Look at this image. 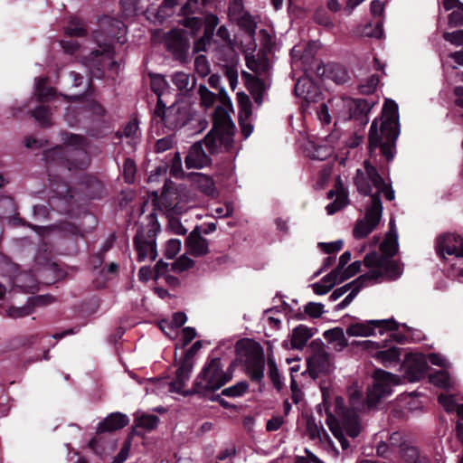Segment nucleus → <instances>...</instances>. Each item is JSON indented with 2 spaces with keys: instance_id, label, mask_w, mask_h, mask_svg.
Listing matches in <instances>:
<instances>
[{
  "instance_id": "obj_59",
  "label": "nucleus",
  "mask_w": 463,
  "mask_h": 463,
  "mask_svg": "<svg viewBox=\"0 0 463 463\" xmlns=\"http://www.w3.org/2000/svg\"><path fill=\"white\" fill-rule=\"evenodd\" d=\"M389 443L391 447L399 448L400 451L403 446H407L409 444L405 441L404 435L400 431L392 432L390 435Z\"/></svg>"
},
{
  "instance_id": "obj_16",
  "label": "nucleus",
  "mask_w": 463,
  "mask_h": 463,
  "mask_svg": "<svg viewBox=\"0 0 463 463\" xmlns=\"http://www.w3.org/2000/svg\"><path fill=\"white\" fill-rule=\"evenodd\" d=\"M236 99L238 103V123L243 139L248 138L253 131V122L255 115L253 113L252 102L250 97L244 92H237Z\"/></svg>"
},
{
  "instance_id": "obj_24",
  "label": "nucleus",
  "mask_w": 463,
  "mask_h": 463,
  "mask_svg": "<svg viewBox=\"0 0 463 463\" xmlns=\"http://www.w3.org/2000/svg\"><path fill=\"white\" fill-rule=\"evenodd\" d=\"M405 377L409 382H418L422 379L427 370V363L422 355L409 354L405 363Z\"/></svg>"
},
{
  "instance_id": "obj_50",
  "label": "nucleus",
  "mask_w": 463,
  "mask_h": 463,
  "mask_svg": "<svg viewBox=\"0 0 463 463\" xmlns=\"http://www.w3.org/2000/svg\"><path fill=\"white\" fill-rule=\"evenodd\" d=\"M448 22L450 27L463 26V4L449 14Z\"/></svg>"
},
{
  "instance_id": "obj_49",
  "label": "nucleus",
  "mask_w": 463,
  "mask_h": 463,
  "mask_svg": "<svg viewBox=\"0 0 463 463\" xmlns=\"http://www.w3.org/2000/svg\"><path fill=\"white\" fill-rule=\"evenodd\" d=\"M194 264V261L192 259L185 255H183L172 263V269L175 272L180 273L192 268Z\"/></svg>"
},
{
  "instance_id": "obj_40",
  "label": "nucleus",
  "mask_w": 463,
  "mask_h": 463,
  "mask_svg": "<svg viewBox=\"0 0 463 463\" xmlns=\"http://www.w3.org/2000/svg\"><path fill=\"white\" fill-rule=\"evenodd\" d=\"M61 137L64 145L73 146V149L86 151L85 148L88 146V140L84 136L62 131Z\"/></svg>"
},
{
  "instance_id": "obj_58",
  "label": "nucleus",
  "mask_w": 463,
  "mask_h": 463,
  "mask_svg": "<svg viewBox=\"0 0 463 463\" xmlns=\"http://www.w3.org/2000/svg\"><path fill=\"white\" fill-rule=\"evenodd\" d=\"M174 146V139L172 137L167 136L163 138H160L156 141L155 145V152L156 153H163Z\"/></svg>"
},
{
  "instance_id": "obj_4",
  "label": "nucleus",
  "mask_w": 463,
  "mask_h": 463,
  "mask_svg": "<svg viewBox=\"0 0 463 463\" xmlns=\"http://www.w3.org/2000/svg\"><path fill=\"white\" fill-rule=\"evenodd\" d=\"M400 134L398 105L386 99L383 117L374 118L371 124L368 141L369 153L373 156L377 149L387 162L392 161L396 154V141Z\"/></svg>"
},
{
  "instance_id": "obj_51",
  "label": "nucleus",
  "mask_w": 463,
  "mask_h": 463,
  "mask_svg": "<svg viewBox=\"0 0 463 463\" xmlns=\"http://www.w3.org/2000/svg\"><path fill=\"white\" fill-rule=\"evenodd\" d=\"M378 83L379 77L373 74L366 80L365 82L360 84V92L363 94H371L376 90Z\"/></svg>"
},
{
  "instance_id": "obj_17",
  "label": "nucleus",
  "mask_w": 463,
  "mask_h": 463,
  "mask_svg": "<svg viewBox=\"0 0 463 463\" xmlns=\"http://www.w3.org/2000/svg\"><path fill=\"white\" fill-rule=\"evenodd\" d=\"M98 24L99 30L94 32V38L97 41L100 34H105L111 39H116L120 43H125L126 25L121 20L102 15L99 18Z\"/></svg>"
},
{
  "instance_id": "obj_41",
  "label": "nucleus",
  "mask_w": 463,
  "mask_h": 463,
  "mask_svg": "<svg viewBox=\"0 0 463 463\" xmlns=\"http://www.w3.org/2000/svg\"><path fill=\"white\" fill-rule=\"evenodd\" d=\"M31 115L42 128H49L52 126L49 107L44 105L37 106L31 111Z\"/></svg>"
},
{
  "instance_id": "obj_37",
  "label": "nucleus",
  "mask_w": 463,
  "mask_h": 463,
  "mask_svg": "<svg viewBox=\"0 0 463 463\" xmlns=\"http://www.w3.org/2000/svg\"><path fill=\"white\" fill-rule=\"evenodd\" d=\"M47 78L39 77L35 79L34 95L38 101H44L55 96V90L52 87L46 86Z\"/></svg>"
},
{
  "instance_id": "obj_63",
  "label": "nucleus",
  "mask_w": 463,
  "mask_h": 463,
  "mask_svg": "<svg viewBox=\"0 0 463 463\" xmlns=\"http://www.w3.org/2000/svg\"><path fill=\"white\" fill-rule=\"evenodd\" d=\"M341 276H342V272L338 269H333L331 272H329L328 274H326L325 277L322 278V281L325 283V284H327V285H332V288H334V286L339 281H340V279H341Z\"/></svg>"
},
{
  "instance_id": "obj_48",
  "label": "nucleus",
  "mask_w": 463,
  "mask_h": 463,
  "mask_svg": "<svg viewBox=\"0 0 463 463\" xmlns=\"http://www.w3.org/2000/svg\"><path fill=\"white\" fill-rule=\"evenodd\" d=\"M362 34L367 37L381 38L383 35V22L377 21L374 26L372 24H366Z\"/></svg>"
},
{
  "instance_id": "obj_56",
  "label": "nucleus",
  "mask_w": 463,
  "mask_h": 463,
  "mask_svg": "<svg viewBox=\"0 0 463 463\" xmlns=\"http://www.w3.org/2000/svg\"><path fill=\"white\" fill-rule=\"evenodd\" d=\"M305 312L311 317H320L324 313V305L321 303L309 302L305 306Z\"/></svg>"
},
{
  "instance_id": "obj_39",
  "label": "nucleus",
  "mask_w": 463,
  "mask_h": 463,
  "mask_svg": "<svg viewBox=\"0 0 463 463\" xmlns=\"http://www.w3.org/2000/svg\"><path fill=\"white\" fill-rule=\"evenodd\" d=\"M309 366L317 372H326L331 366L329 354L325 351L316 353L308 361Z\"/></svg>"
},
{
  "instance_id": "obj_53",
  "label": "nucleus",
  "mask_w": 463,
  "mask_h": 463,
  "mask_svg": "<svg viewBox=\"0 0 463 463\" xmlns=\"http://www.w3.org/2000/svg\"><path fill=\"white\" fill-rule=\"evenodd\" d=\"M181 241L178 239H171L167 241L165 255L167 259L173 260L181 250Z\"/></svg>"
},
{
  "instance_id": "obj_29",
  "label": "nucleus",
  "mask_w": 463,
  "mask_h": 463,
  "mask_svg": "<svg viewBox=\"0 0 463 463\" xmlns=\"http://www.w3.org/2000/svg\"><path fill=\"white\" fill-rule=\"evenodd\" d=\"M314 335V328L305 325L296 326L291 334L292 349L301 350L306 346L308 340Z\"/></svg>"
},
{
  "instance_id": "obj_42",
  "label": "nucleus",
  "mask_w": 463,
  "mask_h": 463,
  "mask_svg": "<svg viewBox=\"0 0 463 463\" xmlns=\"http://www.w3.org/2000/svg\"><path fill=\"white\" fill-rule=\"evenodd\" d=\"M65 33L69 36L83 37L87 34V30L80 19L73 17L65 27Z\"/></svg>"
},
{
  "instance_id": "obj_1",
  "label": "nucleus",
  "mask_w": 463,
  "mask_h": 463,
  "mask_svg": "<svg viewBox=\"0 0 463 463\" xmlns=\"http://www.w3.org/2000/svg\"><path fill=\"white\" fill-rule=\"evenodd\" d=\"M354 184L361 194L368 196L364 217L357 222L353 232L356 239H362L376 228L382 218L381 194H383L387 200L392 201L394 199V191L369 161H364V170L357 169Z\"/></svg>"
},
{
  "instance_id": "obj_43",
  "label": "nucleus",
  "mask_w": 463,
  "mask_h": 463,
  "mask_svg": "<svg viewBox=\"0 0 463 463\" xmlns=\"http://www.w3.org/2000/svg\"><path fill=\"white\" fill-rule=\"evenodd\" d=\"M430 380L434 385L443 389H449L452 386L450 376L449 373L444 370H439L430 374Z\"/></svg>"
},
{
  "instance_id": "obj_11",
  "label": "nucleus",
  "mask_w": 463,
  "mask_h": 463,
  "mask_svg": "<svg viewBox=\"0 0 463 463\" xmlns=\"http://www.w3.org/2000/svg\"><path fill=\"white\" fill-rule=\"evenodd\" d=\"M202 341H195L184 353L177 363L175 379L169 383V389L173 392H181L186 382L189 380L194 365V356L202 348Z\"/></svg>"
},
{
  "instance_id": "obj_30",
  "label": "nucleus",
  "mask_w": 463,
  "mask_h": 463,
  "mask_svg": "<svg viewBox=\"0 0 463 463\" xmlns=\"http://www.w3.org/2000/svg\"><path fill=\"white\" fill-rule=\"evenodd\" d=\"M158 422L159 418L156 415L142 414L135 419L131 433L138 437H143L144 433L138 430V429H144L146 431H151L157 427Z\"/></svg>"
},
{
  "instance_id": "obj_20",
  "label": "nucleus",
  "mask_w": 463,
  "mask_h": 463,
  "mask_svg": "<svg viewBox=\"0 0 463 463\" xmlns=\"http://www.w3.org/2000/svg\"><path fill=\"white\" fill-rule=\"evenodd\" d=\"M344 107L349 111V118L365 125L368 122V113L374 102L366 99H344Z\"/></svg>"
},
{
  "instance_id": "obj_36",
  "label": "nucleus",
  "mask_w": 463,
  "mask_h": 463,
  "mask_svg": "<svg viewBox=\"0 0 463 463\" xmlns=\"http://www.w3.org/2000/svg\"><path fill=\"white\" fill-rule=\"evenodd\" d=\"M324 338L329 343H335V347L338 350H343L348 345L347 339L345 338V332L341 327H335L326 330L323 334Z\"/></svg>"
},
{
  "instance_id": "obj_28",
  "label": "nucleus",
  "mask_w": 463,
  "mask_h": 463,
  "mask_svg": "<svg viewBox=\"0 0 463 463\" xmlns=\"http://www.w3.org/2000/svg\"><path fill=\"white\" fill-rule=\"evenodd\" d=\"M129 422L128 417L121 412H113L100 421L97 427L98 433L111 432L120 430Z\"/></svg>"
},
{
  "instance_id": "obj_12",
  "label": "nucleus",
  "mask_w": 463,
  "mask_h": 463,
  "mask_svg": "<svg viewBox=\"0 0 463 463\" xmlns=\"http://www.w3.org/2000/svg\"><path fill=\"white\" fill-rule=\"evenodd\" d=\"M233 16H236V24L245 34V44L248 50L255 51V33L259 24V17L243 10V0H233Z\"/></svg>"
},
{
  "instance_id": "obj_33",
  "label": "nucleus",
  "mask_w": 463,
  "mask_h": 463,
  "mask_svg": "<svg viewBox=\"0 0 463 463\" xmlns=\"http://www.w3.org/2000/svg\"><path fill=\"white\" fill-rule=\"evenodd\" d=\"M400 454L406 463H430L426 455L421 454L417 447L411 444L403 446Z\"/></svg>"
},
{
  "instance_id": "obj_15",
  "label": "nucleus",
  "mask_w": 463,
  "mask_h": 463,
  "mask_svg": "<svg viewBox=\"0 0 463 463\" xmlns=\"http://www.w3.org/2000/svg\"><path fill=\"white\" fill-rule=\"evenodd\" d=\"M218 23V17L212 14L204 16L203 23L198 17L187 18L185 20V26L193 31L199 29L203 24V35L194 42V52H205L207 50V45H210L212 43L214 29Z\"/></svg>"
},
{
  "instance_id": "obj_38",
  "label": "nucleus",
  "mask_w": 463,
  "mask_h": 463,
  "mask_svg": "<svg viewBox=\"0 0 463 463\" xmlns=\"http://www.w3.org/2000/svg\"><path fill=\"white\" fill-rule=\"evenodd\" d=\"M192 181L204 194L212 195L214 192V184L212 178L201 173L192 175Z\"/></svg>"
},
{
  "instance_id": "obj_64",
  "label": "nucleus",
  "mask_w": 463,
  "mask_h": 463,
  "mask_svg": "<svg viewBox=\"0 0 463 463\" xmlns=\"http://www.w3.org/2000/svg\"><path fill=\"white\" fill-rule=\"evenodd\" d=\"M54 301V298L51 295H38L30 299L32 307H42Z\"/></svg>"
},
{
  "instance_id": "obj_60",
  "label": "nucleus",
  "mask_w": 463,
  "mask_h": 463,
  "mask_svg": "<svg viewBox=\"0 0 463 463\" xmlns=\"http://www.w3.org/2000/svg\"><path fill=\"white\" fill-rule=\"evenodd\" d=\"M362 262L360 260H356L349 265L345 269L342 271V276L340 281H344L353 277L356 273H358L361 269Z\"/></svg>"
},
{
  "instance_id": "obj_44",
  "label": "nucleus",
  "mask_w": 463,
  "mask_h": 463,
  "mask_svg": "<svg viewBox=\"0 0 463 463\" xmlns=\"http://www.w3.org/2000/svg\"><path fill=\"white\" fill-rule=\"evenodd\" d=\"M198 94L200 96V104L205 109L212 108L217 100V95L209 90L206 86L200 85L198 88Z\"/></svg>"
},
{
  "instance_id": "obj_22",
  "label": "nucleus",
  "mask_w": 463,
  "mask_h": 463,
  "mask_svg": "<svg viewBox=\"0 0 463 463\" xmlns=\"http://www.w3.org/2000/svg\"><path fill=\"white\" fill-rule=\"evenodd\" d=\"M422 405L414 392L400 395L392 411V416L397 419L404 418L409 412L420 411Z\"/></svg>"
},
{
  "instance_id": "obj_31",
  "label": "nucleus",
  "mask_w": 463,
  "mask_h": 463,
  "mask_svg": "<svg viewBox=\"0 0 463 463\" xmlns=\"http://www.w3.org/2000/svg\"><path fill=\"white\" fill-rule=\"evenodd\" d=\"M246 81V88L252 95L254 101L260 106L263 101L264 83L261 80L253 77L248 72H243Z\"/></svg>"
},
{
  "instance_id": "obj_46",
  "label": "nucleus",
  "mask_w": 463,
  "mask_h": 463,
  "mask_svg": "<svg viewBox=\"0 0 463 463\" xmlns=\"http://www.w3.org/2000/svg\"><path fill=\"white\" fill-rule=\"evenodd\" d=\"M313 19L317 24L325 28L332 29L335 26L330 15L323 7L316 10Z\"/></svg>"
},
{
  "instance_id": "obj_55",
  "label": "nucleus",
  "mask_w": 463,
  "mask_h": 463,
  "mask_svg": "<svg viewBox=\"0 0 463 463\" xmlns=\"http://www.w3.org/2000/svg\"><path fill=\"white\" fill-rule=\"evenodd\" d=\"M84 109L90 112L93 116L102 118L106 115V109L102 105L95 100H90L84 105Z\"/></svg>"
},
{
  "instance_id": "obj_5",
  "label": "nucleus",
  "mask_w": 463,
  "mask_h": 463,
  "mask_svg": "<svg viewBox=\"0 0 463 463\" xmlns=\"http://www.w3.org/2000/svg\"><path fill=\"white\" fill-rule=\"evenodd\" d=\"M381 254L373 251L364 257V264L369 269L368 271H373L375 276L372 279L374 281L383 280L393 281L402 277L403 273V265L393 260V256L398 251V234L394 237L387 238L380 244Z\"/></svg>"
},
{
  "instance_id": "obj_35",
  "label": "nucleus",
  "mask_w": 463,
  "mask_h": 463,
  "mask_svg": "<svg viewBox=\"0 0 463 463\" xmlns=\"http://www.w3.org/2000/svg\"><path fill=\"white\" fill-rule=\"evenodd\" d=\"M172 82L180 91L189 92L195 86V78L191 77L190 74L184 71H176L172 75Z\"/></svg>"
},
{
  "instance_id": "obj_26",
  "label": "nucleus",
  "mask_w": 463,
  "mask_h": 463,
  "mask_svg": "<svg viewBox=\"0 0 463 463\" xmlns=\"http://www.w3.org/2000/svg\"><path fill=\"white\" fill-rule=\"evenodd\" d=\"M185 246L189 253L194 256H203L209 252L208 241L201 235L199 226H196L188 235Z\"/></svg>"
},
{
  "instance_id": "obj_61",
  "label": "nucleus",
  "mask_w": 463,
  "mask_h": 463,
  "mask_svg": "<svg viewBox=\"0 0 463 463\" xmlns=\"http://www.w3.org/2000/svg\"><path fill=\"white\" fill-rule=\"evenodd\" d=\"M32 307H11L8 310V316L12 318H19L31 315Z\"/></svg>"
},
{
  "instance_id": "obj_54",
  "label": "nucleus",
  "mask_w": 463,
  "mask_h": 463,
  "mask_svg": "<svg viewBox=\"0 0 463 463\" xmlns=\"http://www.w3.org/2000/svg\"><path fill=\"white\" fill-rule=\"evenodd\" d=\"M194 67H195L196 72L203 77L208 75L210 72V66H209L208 61H207L206 57L203 54L198 55L195 58Z\"/></svg>"
},
{
  "instance_id": "obj_14",
  "label": "nucleus",
  "mask_w": 463,
  "mask_h": 463,
  "mask_svg": "<svg viewBox=\"0 0 463 463\" xmlns=\"http://www.w3.org/2000/svg\"><path fill=\"white\" fill-rule=\"evenodd\" d=\"M155 119L158 118L170 129H178L187 123V112L184 108L170 106L166 108L162 99H158L153 112Z\"/></svg>"
},
{
  "instance_id": "obj_25",
  "label": "nucleus",
  "mask_w": 463,
  "mask_h": 463,
  "mask_svg": "<svg viewBox=\"0 0 463 463\" xmlns=\"http://www.w3.org/2000/svg\"><path fill=\"white\" fill-rule=\"evenodd\" d=\"M296 96L304 99L307 103L317 102L322 93L317 84L309 78L302 77L298 79L294 89Z\"/></svg>"
},
{
  "instance_id": "obj_3",
  "label": "nucleus",
  "mask_w": 463,
  "mask_h": 463,
  "mask_svg": "<svg viewBox=\"0 0 463 463\" xmlns=\"http://www.w3.org/2000/svg\"><path fill=\"white\" fill-rule=\"evenodd\" d=\"M401 379L398 375L386 372L384 370L376 369L373 373V383L367 390L366 400L361 402L359 393H353L350 397L351 409L345 407V401L341 396L335 398V414L330 411L328 400L325 392H323V403L326 406V415L331 413L338 420L344 418H351L358 415L357 412L374 410L382 399L390 396L392 392V387L399 385Z\"/></svg>"
},
{
  "instance_id": "obj_62",
  "label": "nucleus",
  "mask_w": 463,
  "mask_h": 463,
  "mask_svg": "<svg viewBox=\"0 0 463 463\" xmlns=\"http://www.w3.org/2000/svg\"><path fill=\"white\" fill-rule=\"evenodd\" d=\"M61 230L66 233L76 237H83L82 231L72 222H64L61 225Z\"/></svg>"
},
{
  "instance_id": "obj_2",
  "label": "nucleus",
  "mask_w": 463,
  "mask_h": 463,
  "mask_svg": "<svg viewBox=\"0 0 463 463\" xmlns=\"http://www.w3.org/2000/svg\"><path fill=\"white\" fill-rule=\"evenodd\" d=\"M205 145L212 155L232 149V118L228 110L217 106L213 114V127L202 141L195 142L189 149L184 163L188 169L203 168L211 164L203 149Z\"/></svg>"
},
{
  "instance_id": "obj_7",
  "label": "nucleus",
  "mask_w": 463,
  "mask_h": 463,
  "mask_svg": "<svg viewBox=\"0 0 463 463\" xmlns=\"http://www.w3.org/2000/svg\"><path fill=\"white\" fill-rule=\"evenodd\" d=\"M43 160L49 173L84 170L90 163L86 151L69 149L62 146L45 150L43 153Z\"/></svg>"
},
{
  "instance_id": "obj_19",
  "label": "nucleus",
  "mask_w": 463,
  "mask_h": 463,
  "mask_svg": "<svg viewBox=\"0 0 463 463\" xmlns=\"http://www.w3.org/2000/svg\"><path fill=\"white\" fill-rule=\"evenodd\" d=\"M437 254L445 258V255L463 258V242L454 234H444L437 239Z\"/></svg>"
},
{
  "instance_id": "obj_47",
  "label": "nucleus",
  "mask_w": 463,
  "mask_h": 463,
  "mask_svg": "<svg viewBox=\"0 0 463 463\" xmlns=\"http://www.w3.org/2000/svg\"><path fill=\"white\" fill-rule=\"evenodd\" d=\"M150 79L151 90L157 95V99H161V95L167 85L166 80L160 74H150Z\"/></svg>"
},
{
  "instance_id": "obj_6",
  "label": "nucleus",
  "mask_w": 463,
  "mask_h": 463,
  "mask_svg": "<svg viewBox=\"0 0 463 463\" xmlns=\"http://www.w3.org/2000/svg\"><path fill=\"white\" fill-rule=\"evenodd\" d=\"M236 362L241 365L251 381L260 383L264 378L265 353L262 345L250 338L239 340L235 345Z\"/></svg>"
},
{
  "instance_id": "obj_13",
  "label": "nucleus",
  "mask_w": 463,
  "mask_h": 463,
  "mask_svg": "<svg viewBox=\"0 0 463 463\" xmlns=\"http://www.w3.org/2000/svg\"><path fill=\"white\" fill-rule=\"evenodd\" d=\"M398 323L394 319L364 320L351 324L346 328L349 336L367 337L377 334L383 335L386 330H397Z\"/></svg>"
},
{
  "instance_id": "obj_32",
  "label": "nucleus",
  "mask_w": 463,
  "mask_h": 463,
  "mask_svg": "<svg viewBox=\"0 0 463 463\" xmlns=\"http://www.w3.org/2000/svg\"><path fill=\"white\" fill-rule=\"evenodd\" d=\"M268 373L273 387L280 392L284 386V378L279 373L273 353L267 355Z\"/></svg>"
},
{
  "instance_id": "obj_10",
  "label": "nucleus",
  "mask_w": 463,
  "mask_h": 463,
  "mask_svg": "<svg viewBox=\"0 0 463 463\" xmlns=\"http://www.w3.org/2000/svg\"><path fill=\"white\" fill-rule=\"evenodd\" d=\"M326 421L329 430L339 441L343 449H347L349 448V442L345 438V434L351 438H355L361 431L358 415L346 419L344 418L341 420H338L331 413H328Z\"/></svg>"
},
{
  "instance_id": "obj_57",
  "label": "nucleus",
  "mask_w": 463,
  "mask_h": 463,
  "mask_svg": "<svg viewBox=\"0 0 463 463\" xmlns=\"http://www.w3.org/2000/svg\"><path fill=\"white\" fill-rule=\"evenodd\" d=\"M123 170L126 182H133L136 174V164L134 160L130 158H126L123 164Z\"/></svg>"
},
{
  "instance_id": "obj_18",
  "label": "nucleus",
  "mask_w": 463,
  "mask_h": 463,
  "mask_svg": "<svg viewBox=\"0 0 463 463\" xmlns=\"http://www.w3.org/2000/svg\"><path fill=\"white\" fill-rule=\"evenodd\" d=\"M165 46L175 60L187 61L190 43L186 33L178 30L170 31L165 38Z\"/></svg>"
},
{
  "instance_id": "obj_45",
  "label": "nucleus",
  "mask_w": 463,
  "mask_h": 463,
  "mask_svg": "<svg viewBox=\"0 0 463 463\" xmlns=\"http://www.w3.org/2000/svg\"><path fill=\"white\" fill-rule=\"evenodd\" d=\"M348 203V197L344 192H340L336 194V198L334 202L328 203L326 207V213L329 215L335 213L340 211Z\"/></svg>"
},
{
  "instance_id": "obj_34",
  "label": "nucleus",
  "mask_w": 463,
  "mask_h": 463,
  "mask_svg": "<svg viewBox=\"0 0 463 463\" xmlns=\"http://www.w3.org/2000/svg\"><path fill=\"white\" fill-rule=\"evenodd\" d=\"M401 349L399 347H390L386 350L378 351L375 354V359L383 366L389 367L397 364L400 362Z\"/></svg>"
},
{
  "instance_id": "obj_21",
  "label": "nucleus",
  "mask_w": 463,
  "mask_h": 463,
  "mask_svg": "<svg viewBox=\"0 0 463 463\" xmlns=\"http://www.w3.org/2000/svg\"><path fill=\"white\" fill-rule=\"evenodd\" d=\"M115 55L114 47L106 43L102 50L92 51L87 58V62L90 67L96 68L98 71L102 72L105 67H112L116 64Z\"/></svg>"
},
{
  "instance_id": "obj_8",
  "label": "nucleus",
  "mask_w": 463,
  "mask_h": 463,
  "mask_svg": "<svg viewBox=\"0 0 463 463\" xmlns=\"http://www.w3.org/2000/svg\"><path fill=\"white\" fill-rule=\"evenodd\" d=\"M229 381V377L223 371L222 359L218 356H213L204 364L200 373L195 378L193 388L180 392L184 396L193 394L205 395L208 392L216 391L222 387Z\"/></svg>"
},
{
  "instance_id": "obj_9",
  "label": "nucleus",
  "mask_w": 463,
  "mask_h": 463,
  "mask_svg": "<svg viewBox=\"0 0 463 463\" xmlns=\"http://www.w3.org/2000/svg\"><path fill=\"white\" fill-rule=\"evenodd\" d=\"M146 231L141 227L134 236L133 242L137 251V261H144L146 258L155 260L157 257L156 237L160 231V224L155 212L147 215Z\"/></svg>"
},
{
  "instance_id": "obj_52",
  "label": "nucleus",
  "mask_w": 463,
  "mask_h": 463,
  "mask_svg": "<svg viewBox=\"0 0 463 463\" xmlns=\"http://www.w3.org/2000/svg\"><path fill=\"white\" fill-rule=\"evenodd\" d=\"M446 42H449L452 45L461 46L463 45V29L456 30L454 32H445L442 35Z\"/></svg>"
},
{
  "instance_id": "obj_23",
  "label": "nucleus",
  "mask_w": 463,
  "mask_h": 463,
  "mask_svg": "<svg viewBox=\"0 0 463 463\" xmlns=\"http://www.w3.org/2000/svg\"><path fill=\"white\" fill-rule=\"evenodd\" d=\"M375 276L373 271H367L366 273L359 276L357 279L351 282V292L335 307V311H340L345 309L347 306L351 304L354 298L357 296L359 291L364 288L377 283V281L373 280L372 277Z\"/></svg>"
},
{
  "instance_id": "obj_27",
  "label": "nucleus",
  "mask_w": 463,
  "mask_h": 463,
  "mask_svg": "<svg viewBox=\"0 0 463 463\" xmlns=\"http://www.w3.org/2000/svg\"><path fill=\"white\" fill-rule=\"evenodd\" d=\"M241 50L245 54L246 65L250 71L257 73H263L269 70V61L265 54L258 52L257 56H255V51L248 50V46L246 45H241Z\"/></svg>"
}]
</instances>
